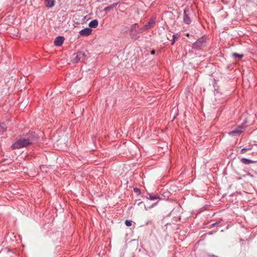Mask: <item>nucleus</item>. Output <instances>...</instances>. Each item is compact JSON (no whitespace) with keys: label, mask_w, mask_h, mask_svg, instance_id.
<instances>
[{"label":"nucleus","mask_w":257,"mask_h":257,"mask_svg":"<svg viewBox=\"0 0 257 257\" xmlns=\"http://www.w3.org/2000/svg\"><path fill=\"white\" fill-rule=\"evenodd\" d=\"M32 139L20 138L16 140V141L12 145L11 148L13 150L19 149L23 147H27L32 144Z\"/></svg>","instance_id":"1"},{"label":"nucleus","mask_w":257,"mask_h":257,"mask_svg":"<svg viewBox=\"0 0 257 257\" xmlns=\"http://www.w3.org/2000/svg\"><path fill=\"white\" fill-rule=\"evenodd\" d=\"M84 56L83 52H79L77 54H74L72 62L73 63H77Z\"/></svg>","instance_id":"2"},{"label":"nucleus","mask_w":257,"mask_h":257,"mask_svg":"<svg viewBox=\"0 0 257 257\" xmlns=\"http://www.w3.org/2000/svg\"><path fill=\"white\" fill-rule=\"evenodd\" d=\"M92 33V30L90 28H86L81 30L79 34L81 36H89Z\"/></svg>","instance_id":"3"},{"label":"nucleus","mask_w":257,"mask_h":257,"mask_svg":"<svg viewBox=\"0 0 257 257\" xmlns=\"http://www.w3.org/2000/svg\"><path fill=\"white\" fill-rule=\"evenodd\" d=\"M64 41V38L62 36L57 37L55 41L54 44L57 46H60L62 45Z\"/></svg>","instance_id":"4"},{"label":"nucleus","mask_w":257,"mask_h":257,"mask_svg":"<svg viewBox=\"0 0 257 257\" xmlns=\"http://www.w3.org/2000/svg\"><path fill=\"white\" fill-rule=\"evenodd\" d=\"M139 26L137 24H135L132 26L131 30V36H134L135 34L138 33Z\"/></svg>","instance_id":"5"},{"label":"nucleus","mask_w":257,"mask_h":257,"mask_svg":"<svg viewBox=\"0 0 257 257\" xmlns=\"http://www.w3.org/2000/svg\"><path fill=\"white\" fill-rule=\"evenodd\" d=\"M155 21L154 19H151L150 21L144 26V29H150L153 27L155 25Z\"/></svg>","instance_id":"6"},{"label":"nucleus","mask_w":257,"mask_h":257,"mask_svg":"<svg viewBox=\"0 0 257 257\" xmlns=\"http://www.w3.org/2000/svg\"><path fill=\"white\" fill-rule=\"evenodd\" d=\"M205 43V39L203 38H200V39L198 40L194 44L195 46L196 47H202L204 45V44Z\"/></svg>","instance_id":"7"},{"label":"nucleus","mask_w":257,"mask_h":257,"mask_svg":"<svg viewBox=\"0 0 257 257\" xmlns=\"http://www.w3.org/2000/svg\"><path fill=\"white\" fill-rule=\"evenodd\" d=\"M187 12L188 11L187 10H185L184 11L183 21L186 24H189L190 23L191 21L187 14Z\"/></svg>","instance_id":"8"},{"label":"nucleus","mask_w":257,"mask_h":257,"mask_svg":"<svg viewBox=\"0 0 257 257\" xmlns=\"http://www.w3.org/2000/svg\"><path fill=\"white\" fill-rule=\"evenodd\" d=\"M242 128V127H239V128L236 129V130H234V131H231V132H229V134L230 135H232V136H235L237 134V135H239V134H240L242 132V131L241 130Z\"/></svg>","instance_id":"9"},{"label":"nucleus","mask_w":257,"mask_h":257,"mask_svg":"<svg viewBox=\"0 0 257 257\" xmlns=\"http://www.w3.org/2000/svg\"><path fill=\"white\" fill-rule=\"evenodd\" d=\"M98 21L96 20H92L89 23V26L90 27V28H95L97 27V26H98Z\"/></svg>","instance_id":"10"},{"label":"nucleus","mask_w":257,"mask_h":257,"mask_svg":"<svg viewBox=\"0 0 257 257\" xmlns=\"http://www.w3.org/2000/svg\"><path fill=\"white\" fill-rule=\"evenodd\" d=\"M46 6L48 8H52L54 6V0H45Z\"/></svg>","instance_id":"11"},{"label":"nucleus","mask_w":257,"mask_h":257,"mask_svg":"<svg viewBox=\"0 0 257 257\" xmlns=\"http://www.w3.org/2000/svg\"><path fill=\"white\" fill-rule=\"evenodd\" d=\"M240 161L242 163H243V164H244L245 165H248V164L254 163V162L253 161L249 160V159H246V158H242L240 160Z\"/></svg>","instance_id":"12"},{"label":"nucleus","mask_w":257,"mask_h":257,"mask_svg":"<svg viewBox=\"0 0 257 257\" xmlns=\"http://www.w3.org/2000/svg\"><path fill=\"white\" fill-rule=\"evenodd\" d=\"M6 130V126L4 123H0V134L3 133Z\"/></svg>","instance_id":"13"},{"label":"nucleus","mask_w":257,"mask_h":257,"mask_svg":"<svg viewBox=\"0 0 257 257\" xmlns=\"http://www.w3.org/2000/svg\"><path fill=\"white\" fill-rule=\"evenodd\" d=\"M125 224L127 226H130L132 225V222L130 220H125Z\"/></svg>","instance_id":"14"},{"label":"nucleus","mask_w":257,"mask_h":257,"mask_svg":"<svg viewBox=\"0 0 257 257\" xmlns=\"http://www.w3.org/2000/svg\"><path fill=\"white\" fill-rule=\"evenodd\" d=\"M148 30V29H144V26L143 28H142L138 30V33H143L144 31H146V30Z\"/></svg>","instance_id":"15"},{"label":"nucleus","mask_w":257,"mask_h":257,"mask_svg":"<svg viewBox=\"0 0 257 257\" xmlns=\"http://www.w3.org/2000/svg\"><path fill=\"white\" fill-rule=\"evenodd\" d=\"M233 56L235 57H239V58H242L243 57V55H241V54H237V53H234L233 54Z\"/></svg>","instance_id":"16"},{"label":"nucleus","mask_w":257,"mask_h":257,"mask_svg":"<svg viewBox=\"0 0 257 257\" xmlns=\"http://www.w3.org/2000/svg\"><path fill=\"white\" fill-rule=\"evenodd\" d=\"M158 198V197H157V196H153L152 195H149V199L150 200H154V199H156Z\"/></svg>","instance_id":"17"},{"label":"nucleus","mask_w":257,"mask_h":257,"mask_svg":"<svg viewBox=\"0 0 257 257\" xmlns=\"http://www.w3.org/2000/svg\"><path fill=\"white\" fill-rule=\"evenodd\" d=\"M250 149V148H248V149H246V148H243L242 149H241V150L240 151V153L241 154H243L247 150H249Z\"/></svg>","instance_id":"18"},{"label":"nucleus","mask_w":257,"mask_h":257,"mask_svg":"<svg viewBox=\"0 0 257 257\" xmlns=\"http://www.w3.org/2000/svg\"><path fill=\"white\" fill-rule=\"evenodd\" d=\"M173 40H172V42L171 43V44L172 45H173L174 43H175V39L177 38V37L175 36V35H173Z\"/></svg>","instance_id":"19"},{"label":"nucleus","mask_w":257,"mask_h":257,"mask_svg":"<svg viewBox=\"0 0 257 257\" xmlns=\"http://www.w3.org/2000/svg\"><path fill=\"white\" fill-rule=\"evenodd\" d=\"M134 190L136 192H138V193H140V190L138 188H134Z\"/></svg>","instance_id":"20"},{"label":"nucleus","mask_w":257,"mask_h":257,"mask_svg":"<svg viewBox=\"0 0 257 257\" xmlns=\"http://www.w3.org/2000/svg\"><path fill=\"white\" fill-rule=\"evenodd\" d=\"M151 54H155V51H154V50L152 51H151Z\"/></svg>","instance_id":"21"},{"label":"nucleus","mask_w":257,"mask_h":257,"mask_svg":"<svg viewBox=\"0 0 257 257\" xmlns=\"http://www.w3.org/2000/svg\"><path fill=\"white\" fill-rule=\"evenodd\" d=\"M109 8H108V7H107L105 8V10H109Z\"/></svg>","instance_id":"22"}]
</instances>
